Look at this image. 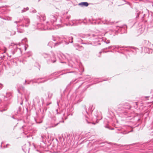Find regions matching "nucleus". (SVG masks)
<instances>
[{"label":"nucleus","instance_id":"1","mask_svg":"<svg viewBox=\"0 0 153 153\" xmlns=\"http://www.w3.org/2000/svg\"><path fill=\"white\" fill-rule=\"evenodd\" d=\"M44 57L45 58H48L49 59L47 60V62L48 64H50L51 63H54L56 61V59L54 55H53L52 57L50 56L47 54H44Z\"/></svg>","mask_w":153,"mask_h":153},{"label":"nucleus","instance_id":"2","mask_svg":"<svg viewBox=\"0 0 153 153\" xmlns=\"http://www.w3.org/2000/svg\"><path fill=\"white\" fill-rule=\"evenodd\" d=\"M57 18V16L53 15H51L49 18V21L47 22V23H49L50 25H53L55 22Z\"/></svg>","mask_w":153,"mask_h":153},{"label":"nucleus","instance_id":"3","mask_svg":"<svg viewBox=\"0 0 153 153\" xmlns=\"http://www.w3.org/2000/svg\"><path fill=\"white\" fill-rule=\"evenodd\" d=\"M29 19L27 18H25L23 21V23L21 25L22 27H28L30 24Z\"/></svg>","mask_w":153,"mask_h":153},{"label":"nucleus","instance_id":"4","mask_svg":"<svg viewBox=\"0 0 153 153\" xmlns=\"http://www.w3.org/2000/svg\"><path fill=\"white\" fill-rule=\"evenodd\" d=\"M73 37L72 36H69L67 38L66 40L65 41V44L67 45L69 43H72L73 42Z\"/></svg>","mask_w":153,"mask_h":153},{"label":"nucleus","instance_id":"5","mask_svg":"<svg viewBox=\"0 0 153 153\" xmlns=\"http://www.w3.org/2000/svg\"><path fill=\"white\" fill-rule=\"evenodd\" d=\"M61 43L60 42L53 43L52 42H50L48 43V45L51 46V48H52L53 47H54L55 46H57Z\"/></svg>","mask_w":153,"mask_h":153},{"label":"nucleus","instance_id":"6","mask_svg":"<svg viewBox=\"0 0 153 153\" xmlns=\"http://www.w3.org/2000/svg\"><path fill=\"white\" fill-rule=\"evenodd\" d=\"M84 110L82 112L83 114L85 116L86 118L87 117V116H86L87 114H88V113L87 112L86 109V108L85 106V105L83 106Z\"/></svg>","mask_w":153,"mask_h":153},{"label":"nucleus","instance_id":"7","mask_svg":"<svg viewBox=\"0 0 153 153\" xmlns=\"http://www.w3.org/2000/svg\"><path fill=\"white\" fill-rule=\"evenodd\" d=\"M88 3L87 2H82L80 3L79 4V5L82 7L83 6L87 7L88 5Z\"/></svg>","mask_w":153,"mask_h":153},{"label":"nucleus","instance_id":"8","mask_svg":"<svg viewBox=\"0 0 153 153\" xmlns=\"http://www.w3.org/2000/svg\"><path fill=\"white\" fill-rule=\"evenodd\" d=\"M43 25H42L41 24H38L37 28L38 29L42 30L44 29Z\"/></svg>","mask_w":153,"mask_h":153},{"label":"nucleus","instance_id":"9","mask_svg":"<svg viewBox=\"0 0 153 153\" xmlns=\"http://www.w3.org/2000/svg\"><path fill=\"white\" fill-rule=\"evenodd\" d=\"M0 108H2V109L0 110L1 112H2L4 111H5L7 109V106H4L3 107H0Z\"/></svg>","mask_w":153,"mask_h":153},{"label":"nucleus","instance_id":"10","mask_svg":"<svg viewBox=\"0 0 153 153\" xmlns=\"http://www.w3.org/2000/svg\"><path fill=\"white\" fill-rule=\"evenodd\" d=\"M40 17V19L42 20L43 21H44L45 20L46 18L45 15H41Z\"/></svg>","mask_w":153,"mask_h":153},{"label":"nucleus","instance_id":"11","mask_svg":"<svg viewBox=\"0 0 153 153\" xmlns=\"http://www.w3.org/2000/svg\"><path fill=\"white\" fill-rule=\"evenodd\" d=\"M29 10V8L28 7L26 8H24V9L22 10V13H24L27 10Z\"/></svg>","mask_w":153,"mask_h":153},{"label":"nucleus","instance_id":"12","mask_svg":"<svg viewBox=\"0 0 153 153\" xmlns=\"http://www.w3.org/2000/svg\"><path fill=\"white\" fill-rule=\"evenodd\" d=\"M56 122L55 123V126H57L59 123L60 122H61V121H57V120H56Z\"/></svg>","mask_w":153,"mask_h":153},{"label":"nucleus","instance_id":"13","mask_svg":"<svg viewBox=\"0 0 153 153\" xmlns=\"http://www.w3.org/2000/svg\"><path fill=\"white\" fill-rule=\"evenodd\" d=\"M21 108L20 107H19L18 108V110H17V114H18L19 113V112L20 111V110H21Z\"/></svg>","mask_w":153,"mask_h":153},{"label":"nucleus","instance_id":"14","mask_svg":"<svg viewBox=\"0 0 153 153\" xmlns=\"http://www.w3.org/2000/svg\"><path fill=\"white\" fill-rule=\"evenodd\" d=\"M145 49L146 50V51H147V50H149V52H148L149 53L152 52V50H151V49H149V48H145Z\"/></svg>","mask_w":153,"mask_h":153},{"label":"nucleus","instance_id":"15","mask_svg":"<svg viewBox=\"0 0 153 153\" xmlns=\"http://www.w3.org/2000/svg\"><path fill=\"white\" fill-rule=\"evenodd\" d=\"M112 48V46H110L108 47V48H106L105 49H111Z\"/></svg>","mask_w":153,"mask_h":153},{"label":"nucleus","instance_id":"16","mask_svg":"<svg viewBox=\"0 0 153 153\" xmlns=\"http://www.w3.org/2000/svg\"><path fill=\"white\" fill-rule=\"evenodd\" d=\"M3 51H4V53H5L7 51L6 48L4 47V49H3Z\"/></svg>","mask_w":153,"mask_h":153},{"label":"nucleus","instance_id":"17","mask_svg":"<svg viewBox=\"0 0 153 153\" xmlns=\"http://www.w3.org/2000/svg\"><path fill=\"white\" fill-rule=\"evenodd\" d=\"M22 41H25V42H26L27 41V39H26V38H25V39H23L22 40Z\"/></svg>","mask_w":153,"mask_h":153},{"label":"nucleus","instance_id":"18","mask_svg":"<svg viewBox=\"0 0 153 153\" xmlns=\"http://www.w3.org/2000/svg\"><path fill=\"white\" fill-rule=\"evenodd\" d=\"M112 46V48H113L114 49L118 48V47H117V46H116L114 45V46Z\"/></svg>","mask_w":153,"mask_h":153},{"label":"nucleus","instance_id":"19","mask_svg":"<svg viewBox=\"0 0 153 153\" xmlns=\"http://www.w3.org/2000/svg\"><path fill=\"white\" fill-rule=\"evenodd\" d=\"M106 44H108L110 43V41L109 40H107L106 42H105Z\"/></svg>","mask_w":153,"mask_h":153},{"label":"nucleus","instance_id":"20","mask_svg":"<svg viewBox=\"0 0 153 153\" xmlns=\"http://www.w3.org/2000/svg\"><path fill=\"white\" fill-rule=\"evenodd\" d=\"M95 112H96V114H95V115L96 117V118L97 119V117H98V115H97V111H96Z\"/></svg>","mask_w":153,"mask_h":153},{"label":"nucleus","instance_id":"21","mask_svg":"<svg viewBox=\"0 0 153 153\" xmlns=\"http://www.w3.org/2000/svg\"><path fill=\"white\" fill-rule=\"evenodd\" d=\"M33 81V80H30V81H28V82H27V84H29L30 83V82H31V81Z\"/></svg>","mask_w":153,"mask_h":153},{"label":"nucleus","instance_id":"22","mask_svg":"<svg viewBox=\"0 0 153 153\" xmlns=\"http://www.w3.org/2000/svg\"><path fill=\"white\" fill-rule=\"evenodd\" d=\"M70 16H67L66 18V19H69L70 18Z\"/></svg>","mask_w":153,"mask_h":153},{"label":"nucleus","instance_id":"23","mask_svg":"<svg viewBox=\"0 0 153 153\" xmlns=\"http://www.w3.org/2000/svg\"><path fill=\"white\" fill-rule=\"evenodd\" d=\"M48 97H49V98H51L52 97V94H51V96H50V95H49V94H48Z\"/></svg>","mask_w":153,"mask_h":153},{"label":"nucleus","instance_id":"24","mask_svg":"<svg viewBox=\"0 0 153 153\" xmlns=\"http://www.w3.org/2000/svg\"><path fill=\"white\" fill-rule=\"evenodd\" d=\"M3 87V85L2 84H0V89H1Z\"/></svg>","mask_w":153,"mask_h":153},{"label":"nucleus","instance_id":"25","mask_svg":"<svg viewBox=\"0 0 153 153\" xmlns=\"http://www.w3.org/2000/svg\"><path fill=\"white\" fill-rule=\"evenodd\" d=\"M32 12L33 13H36V11L35 10H33L32 11Z\"/></svg>","mask_w":153,"mask_h":153},{"label":"nucleus","instance_id":"26","mask_svg":"<svg viewBox=\"0 0 153 153\" xmlns=\"http://www.w3.org/2000/svg\"><path fill=\"white\" fill-rule=\"evenodd\" d=\"M6 54L7 55V56H9V57H11V56H9L8 55V53H6Z\"/></svg>","mask_w":153,"mask_h":153},{"label":"nucleus","instance_id":"27","mask_svg":"<svg viewBox=\"0 0 153 153\" xmlns=\"http://www.w3.org/2000/svg\"><path fill=\"white\" fill-rule=\"evenodd\" d=\"M26 82H27V81L26 80H25V83L24 84V85H25L26 84Z\"/></svg>","mask_w":153,"mask_h":153},{"label":"nucleus","instance_id":"28","mask_svg":"<svg viewBox=\"0 0 153 153\" xmlns=\"http://www.w3.org/2000/svg\"><path fill=\"white\" fill-rule=\"evenodd\" d=\"M85 120H86V122H87V123H89V122H88V120H87V119H86Z\"/></svg>","mask_w":153,"mask_h":153},{"label":"nucleus","instance_id":"29","mask_svg":"<svg viewBox=\"0 0 153 153\" xmlns=\"http://www.w3.org/2000/svg\"><path fill=\"white\" fill-rule=\"evenodd\" d=\"M42 121H41L40 122H37V123H42Z\"/></svg>","mask_w":153,"mask_h":153},{"label":"nucleus","instance_id":"30","mask_svg":"<svg viewBox=\"0 0 153 153\" xmlns=\"http://www.w3.org/2000/svg\"><path fill=\"white\" fill-rule=\"evenodd\" d=\"M56 111L57 112V114H58V109H56Z\"/></svg>","mask_w":153,"mask_h":153},{"label":"nucleus","instance_id":"31","mask_svg":"<svg viewBox=\"0 0 153 153\" xmlns=\"http://www.w3.org/2000/svg\"><path fill=\"white\" fill-rule=\"evenodd\" d=\"M47 80H45L44 81H43L41 82H45V81H46Z\"/></svg>","mask_w":153,"mask_h":153},{"label":"nucleus","instance_id":"32","mask_svg":"<svg viewBox=\"0 0 153 153\" xmlns=\"http://www.w3.org/2000/svg\"><path fill=\"white\" fill-rule=\"evenodd\" d=\"M19 22V21H18V22H17V21H15L14 22L15 23H17V22Z\"/></svg>","mask_w":153,"mask_h":153},{"label":"nucleus","instance_id":"33","mask_svg":"<svg viewBox=\"0 0 153 153\" xmlns=\"http://www.w3.org/2000/svg\"><path fill=\"white\" fill-rule=\"evenodd\" d=\"M49 104H50V103H47V106H48V105H49Z\"/></svg>","mask_w":153,"mask_h":153},{"label":"nucleus","instance_id":"34","mask_svg":"<svg viewBox=\"0 0 153 153\" xmlns=\"http://www.w3.org/2000/svg\"><path fill=\"white\" fill-rule=\"evenodd\" d=\"M148 97V96H147V97H145L146 98H148V97Z\"/></svg>","mask_w":153,"mask_h":153},{"label":"nucleus","instance_id":"35","mask_svg":"<svg viewBox=\"0 0 153 153\" xmlns=\"http://www.w3.org/2000/svg\"><path fill=\"white\" fill-rule=\"evenodd\" d=\"M22 103H23V102H21L20 103V104H21V105H22Z\"/></svg>","mask_w":153,"mask_h":153},{"label":"nucleus","instance_id":"36","mask_svg":"<svg viewBox=\"0 0 153 153\" xmlns=\"http://www.w3.org/2000/svg\"><path fill=\"white\" fill-rule=\"evenodd\" d=\"M24 126H23L22 127V128H23Z\"/></svg>","mask_w":153,"mask_h":153},{"label":"nucleus","instance_id":"37","mask_svg":"<svg viewBox=\"0 0 153 153\" xmlns=\"http://www.w3.org/2000/svg\"><path fill=\"white\" fill-rule=\"evenodd\" d=\"M41 137L42 138H43V136H41Z\"/></svg>","mask_w":153,"mask_h":153},{"label":"nucleus","instance_id":"38","mask_svg":"<svg viewBox=\"0 0 153 153\" xmlns=\"http://www.w3.org/2000/svg\"><path fill=\"white\" fill-rule=\"evenodd\" d=\"M53 120H55V121H56V120H55L54 118H53Z\"/></svg>","mask_w":153,"mask_h":153},{"label":"nucleus","instance_id":"39","mask_svg":"<svg viewBox=\"0 0 153 153\" xmlns=\"http://www.w3.org/2000/svg\"><path fill=\"white\" fill-rule=\"evenodd\" d=\"M141 30L142 31L141 33H142L143 32V30L142 31V30Z\"/></svg>","mask_w":153,"mask_h":153},{"label":"nucleus","instance_id":"40","mask_svg":"<svg viewBox=\"0 0 153 153\" xmlns=\"http://www.w3.org/2000/svg\"><path fill=\"white\" fill-rule=\"evenodd\" d=\"M123 146V145H121L120 146Z\"/></svg>","mask_w":153,"mask_h":153},{"label":"nucleus","instance_id":"41","mask_svg":"<svg viewBox=\"0 0 153 153\" xmlns=\"http://www.w3.org/2000/svg\"><path fill=\"white\" fill-rule=\"evenodd\" d=\"M102 51H101H101H100V53H102Z\"/></svg>","mask_w":153,"mask_h":153},{"label":"nucleus","instance_id":"42","mask_svg":"<svg viewBox=\"0 0 153 153\" xmlns=\"http://www.w3.org/2000/svg\"><path fill=\"white\" fill-rule=\"evenodd\" d=\"M94 112H95V111H92V113H94Z\"/></svg>","mask_w":153,"mask_h":153},{"label":"nucleus","instance_id":"43","mask_svg":"<svg viewBox=\"0 0 153 153\" xmlns=\"http://www.w3.org/2000/svg\"><path fill=\"white\" fill-rule=\"evenodd\" d=\"M140 29H140L139 30V31H140Z\"/></svg>","mask_w":153,"mask_h":153},{"label":"nucleus","instance_id":"44","mask_svg":"<svg viewBox=\"0 0 153 153\" xmlns=\"http://www.w3.org/2000/svg\"><path fill=\"white\" fill-rule=\"evenodd\" d=\"M6 97H8V96H7H7H6Z\"/></svg>","mask_w":153,"mask_h":153},{"label":"nucleus","instance_id":"45","mask_svg":"<svg viewBox=\"0 0 153 153\" xmlns=\"http://www.w3.org/2000/svg\"><path fill=\"white\" fill-rule=\"evenodd\" d=\"M18 92H19V93H20V92H19V90H18Z\"/></svg>","mask_w":153,"mask_h":153},{"label":"nucleus","instance_id":"46","mask_svg":"<svg viewBox=\"0 0 153 153\" xmlns=\"http://www.w3.org/2000/svg\"><path fill=\"white\" fill-rule=\"evenodd\" d=\"M40 79H42V78H40Z\"/></svg>","mask_w":153,"mask_h":153},{"label":"nucleus","instance_id":"47","mask_svg":"<svg viewBox=\"0 0 153 153\" xmlns=\"http://www.w3.org/2000/svg\"><path fill=\"white\" fill-rule=\"evenodd\" d=\"M12 118L13 119H14V117H12Z\"/></svg>","mask_w":153,"mask_h":153},{"label":"nucleus","instance_id":"48","mask_svg":"<svg viewBox=\"0 0 153 153\" xmlns=\"http://www.w3.org/2000/svg\"><path fill=\"white\" fill-rule=\"evenodd\" d=\"M14 34H15V32H14Z\"/></svg>","mask_w":153,"mask_h":153},{"label":"nucleus","instance_id":"49","mask_svg":"<svg viewBox=\"0 0 153 153\" xmlns=\"http://www.w3.org/2000/svg\"><path fill=\"white\" fill-rule=\"evenodd\" d=\"M118 146H120V145H118Z\"/></svg>","mask_w":153,"mask_h":153},{"label":"nucleus","instance_id":"50","mask_svg":"<svg viewBox=\"0 0 153 153\" xmlns=\"http://www.w3.org/2000/svg\"><path fill=\"white\" fill-rule=\"evenodd\" d=\"M137 102H136V104H137Z\"/></svg>","mask_w":153,"mask_h":153},{"label":"nucleus","instance_id":"51","mask_svg":"<svg viewBox=\"0 0 153 153\" xmlns=\"http://www.w3.org/2000/svg\"><path fill=\"white\" fill-rule=\"evenodd\" d=\"M126 134V133H123V134Z\"/></svg>","mask_w":153,"mask_h":153}]
</instances>
